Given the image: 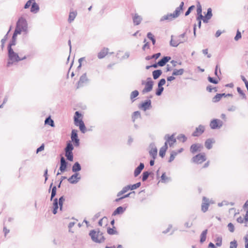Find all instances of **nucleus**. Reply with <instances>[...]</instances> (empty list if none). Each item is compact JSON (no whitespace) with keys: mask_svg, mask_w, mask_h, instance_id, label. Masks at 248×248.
Here are the masks:
<instances>
[{"mask_svg":"<svg viewBox=\"0 0 248 248\" xmlns=\"http://www.w3.org/2000/svg\"><path fill=\"white\" fill-rule=\"evenodd\" d=\"M7 62L6 66L10 67L13 64L19 62V56L17 53L14 51L12 47H7Z\"/></svg>","mask_w":248,"mask_h":248,"instance_id":"obj_1","label":"nucleus"},{"mask_svg":"<svg viewBox=\"0 0 248 248\" xmlns=\"http://www.w3.org/2000/svg\"><path fill=\"white\" fill-rule=\"evenodd\" d=\"M65 198L64 195L61 196L59 199L55 198L52 203V207L51 209L52 213L54 215H56L58 213V209L62 212L63 211V205Z\"/></svg>","mask_w":248,"mask_h":248,"instance_id":"obj_2","label":"nucleus"},{"mask_svg":"<svg viewBox=\"0 0 248 248\" xmlns=\"http://www.w3.org/2000/svg\"><path fill=\"white\" fill-rule=\"evenodd\" d=\"M92 240L96 243H101L105 240L106 238L103 236V233L100 231L99 229L96 231L95 230H92L89 233Z\"/></svg>","mask_w":248,"mask_h":248,"instance_id":"obj_3","label":"nucleus"},{"mask_svg":"<svg viewBox=\"0 0 248 248\" xmlns=\"http://www.w3.org/2000/svg\"><path fill=\"white\" fill-rule=\"evenodd\" d=\"M206 160L204 153H199L194 156L191 159V162L196 164H201Z\"/></svg>","mask_w":248,"mask_h":248,"instance_id":"obj_4","label":"nucleus"},{"mask_svg":"<svg viewBox=\"0 0 248 248\" xmlns=\"http://www.w3.org/2000/svg\"><path fill=\"white\" fill-rule=\"evenodd\" d=\"M83 119V115L81 112L79 111H76L75 112V114L74 116V124L77 126H79L83 124H84V122L82 120Z\"/></svg>","mask_w":248,"mask_h":248,"instance_id":"obj_5","label":"nucleus"},{"mask_svg":"<svg viewBox=\"0 0 248 248\" xmlns=\"http://www.w3.org/2000/svg\"><path fill=\"white\" fill-rule=\"evenodd\" d=\"M154 84V82L151 78H147L145 87L142 91V94H145L151 92L153 90Z\"/></svg>","mask_w":248,"mask_h":248,"instance_id":"obj_6","label":"nucleus"},{"mask_svg":"<svg viewBox=\"0 0 248 248\" xmlns=\"http://www.w3.org/2000/svg\"><path fill=\"white\" fill-rule=\"evenodd\" d=\"M16 26L24 30V32L28 31V23L26 19L23 17H20L16 23Z\"/></svg>","mask_w":248,"mask_h":248,"instance_id":"obj_7","label":"nucleus"},{"mask_svg":"<svg viewBox=\"0 0 248 248\" xmlns=\"http://www.w3.org/2000/svg\"><path fill=\"white\" fill-rule=\"evenodd\" d=\"M152 107V101L150 99H147L142 101L138 106L140 109L144 111L150 109Z\"/></svg>","mask_w":248,"mask_h":248,"instance_id":"obj_8","label":"nucleus"},{"mask_svg":"<svg viewBox=\"0 0 248 248\" xmlns=\"http://www.w3.org/2000/svg\"><path fill=\"white\" fill-rule=\"evenodd\" d=\"M78 131L77 129H73L72 130L71 134V139L73 142L74 145L77 147L80 145V140L78 137Z\"/></svg>","mask_w":248,"mask_h":248,"instance_id":"obj_9","label":"nucleus"},{"mask_svg":"<svg viewBox=\"0 0 248 248\" xmlns=\"http://www.w3.org/2000/svg\"><path fill=\"white\" fill-rule=\"evenodd\" d=\"M223 122L218 119H213L211 120L210 127L212 129H220L223 125Z\"/></svg>","mask_w":248,"mask_h":248,"instance_id":"obj_10","label":"nucleus"},{"mask_svg":"<svg viewBox=\"0 0 248 248\" xmlns=\"http://www.w3.org/2000/svg\"><path fill=\"white\" fill-rule=\"evenodd\" d=\"M70 164L64 158L63 156H62L60 159V167L59 170L62 172L63 173L66 171L67 168Z\"/></svg>","mask_w":248,"mask_h":248,"instance_id":"obj_11","label":"nucleus"},{"mask_svg":"<svg viewBox=\"0 0 248 248\" xmlns=\"http://www.w3.org/2000/svg\"><path fill=\"white\" fill-rule=\"evenodd\" d=\"M203 148V146L202 143H193L190 147V152L191 154H195L197 152H200Z\"/></svg>","mask_w":248,"mask_h":248,"instance_id":"obj_12","label":"nucleus"},{"mask_svg":"<svg viewBox=\"0 0 248 248\" xmlns=\"http://www.w3.org/2000/svg\"><path fill=\"white\" fill-rule=\"evenodd\" d=\"M174 136L175 134L173 133L171 135L166 134L164 137V139L166 140L165 143H166L168 145L169 144L170 147H172L176 142V139Z\"/></svg>","mask_w":248,"mask_h":248,"instance_id":"obj_13","label":"nucleus"},{"mask_svg":"<svg viewBox=\"0 0 248 248\" xmlns=\"http://www.w3.org/2000/svg\"><path fill=\"white\" fill-rule=\"evenodd\" d=\"M127 204H125L123 206H120L116 208L112 212V216H116L117 215H122L126 210Z\"/></svg>","mask_w":248,"mask_h":248,"instance_id":"obj_14","label":"nucleus"},{"mask_svg":"<svg viewBox=\"0 0 248 248\" xmlns=\"http://www.w3.org/2000/svg\"><path fill=\"white\" fill-rule=\"evenodd\" d=\"M205 130V126L202 124H200L196 127L195 131L192 133V136L198 137L204 132Z\"/></svg>","mask_w":248,"mask_h":248,"instance_id":"obj_15","label":"nucleus"},{"mask_svg":"<svg viewBox=\"0 0 248 248\" xmlns=\"http://www.w3.org/2000/svg\"><path fill=\"white\" fill-rule=\"evenodd\" d=\"M81 178L79 173H74L67 179V180L71 184H76L79 181Z\"/></svg>","mask_w":248,"mask_h":248,"instance_id":"obj_16","label":"nucleus"},{"mask_svg":"<svg viewBox=\"0 0 248 248\" xmlns=\"http://www.w3.org/2000/svg\"><path fill=\"white\" fill-rule=\"evenodd\" d=\"M184 2L181 1L179 6L177 7L172 13L176 18H177L180 15L181 13L184 10Z\"/></svg>","mask_w":248,"mask_h":248,"instance_id":"obj_17","label":"nucleus"},{"mask_svg":"<svg viewBox=\"0 0 248 248\" xmlns=\"http://www.w3.org/2000/svg\"><path fill=\"white\" fill-rule=\"evenodd\" d=\"M149 147L151 148L149 151V154L151 157L156 158L157 154V149L155 146V143L152 142L150 144Z\"/></svg>","mask_w":248,"mask_h":248,"instance_id":"obj_18","label":"nucleus"},{"mask_svg":"<svg viewBox=\"0 0 248 248\" xmlns=\"http://www.w3.org/2000/svg\"><path fill=\"white\" fill-rule=\"evenodd\" d=\"M210 206V203L209 199L206 197L203 196L202 197V211L203 213H205L208 211L209 207Z\"/></svg>","mask_w":248,"mask_h":248,"instance_id":"obj_19","label":"nucleus"},{"mask_svg":"<svg viewBox=\"0 0 248 248\" xmlns=\"http://www.w3.org/2000/svg\"><path fill=\"white\" fill-rule=\"evenodd\" d=\"M89 81V79L87 78L86 73L82 74L79 78V80L77 83V88H79L83 86V84Z\"/></svg>","mask_w":248,"mask_h":248,"instance_id":"obj_20","label":"nucleus"},{"mask_svg":"<svg viewBox=\"0 0 248 248\" xmlns=\"http://www.w3.org/2000/svg\"><path fill=\"white\" fill-rule=\"evenodd\" d=\"M204 18L203 19V23H207L209 22V20L213 16L212 9L210 7L208 8L207 10L206 13H204Z\"/></svg>","mask_w":248,"mask_h":248,"instance_id":"obj_21","label":"nucleus"},{"mask_svg":"<svg viewBox=\"0 0 248 248\" xmlns=\"http://www.w3.org/2000/svg\"><path fill=\"white\" fill-rule=\"evenodd\" d=\"M144 164L143 163L140 162L139 166L137 167L134 171V176L135 177L138 176L142 170L144 168Z\"/></svg>","mask_w":248,"mask_h":248,"instance_id":"obj_22","label":"nucleus"},{"mask_svg":"<svg viewBox=\"0 0 248 248\" xmlns=\"http://www.w3.org/2000/svg\"><path fill=\"white\" fill-rule=\"evenodd\" d=\"M132 20L134 25L137 26L140 24L142 18L141 16H139L138 14L135 13L132 14Z\"/></svg>","mask_w":248,"mask_h":248,"instance_id":"obj_23","label":"nucleus"},{"mask_svg":"<svg viewBox=\"0 0 248 248\" xmlns=\"http://www.w3.org/2000/svg\"><path fill=\"white\" fill-rule=\"evenodd\" d=\"M81 169V166L78 161L75 162L72 167V171L75 173H79V171H80Z\"/></svg>","mask_w":248,"mask_h":248,"instance_id":"obj_24","label":"nucleus"},{"mask_svg":"<svg viewBox=\"0 0 248 248\" xmlns=\"http://www.w3.org/2000/svg\"><path fill=\"white\" fill-rule=\"evenodd\" d=\"M175 18H176L174 17L172 13H168V14L163 16L160 19L159 21L160 22H163L166 20L168 21H170Z\"/></svg>","mask_w":248,"mask_h":248,"instance_id":"obj_25","label":"nucleus"},{"mask_svg":"<svg viewBox=\"0 0 248 248\" xmlns=\"http://www.w3.org/2000/svg\"><path fill=\"white\" fill-rule=\"evenodd\" d=\"M171 60V57L170 56H163L161 59L158 61V65H160V66H165L167 62H168L170 60Z\"/></svg>","mask_w":248,"mask_h":248,"instance_id":"obj_26","label":"nucleus"},{"mask_svg":"<svg viewBox=\"0 0 248 248\" xmlns=\"http://www.w3.org/2000/svg\"><path fill=\"white\" fill-rule=\"evenodd\" d=\"M171 181L170 177H167L165 172H163L160 176V180L158 181V184L160 182L162 183L166 184L169 182Z\"/></svg>","mask_w":248,"mask_h":248,"instance_id":"obj_27","label":"nucleus"},{"mask_svg":"<svg viewBox=\"0 0 248 248\" xmlns=\"http://www.w3.org/2000/svg\"><path fill=\"white\" fill-rule=\"evenodd\" d=\"M215 142V140L213 138H209L206 140L204 142V146L208 149H211L213 147V144Z\"/></svg>","mask_w":248,"mask_h":248,"instance_id":"obj_28","label":"nucleus"},{"mask_svg":"<svg viewBox=\"0 0 248 248\" xmlns=\"http://www.w3.org/2000/svg\"><path fill=\"white\" fill-rule=\"evenodd\" d=\"M78 13L76 10H73V9H71L69 12L68 21L69 23H71L73 22L76 16H77Z\"/></svg>","mask_w":248,"mask_h":248,"instance_id":"obj_29","label":"nucleus"},{"mask_svg":"<svg viewBox=\"0 0 248 248\" xmlns=\"http://www.w3.org/2000/svg\"><path fill=\"white\" fill-rule=\"evenodd\" d=\"M168 149V145L166 143H164V145L160 149L159 152V155L162 158H163L166 155V153Z\"/></svg>","mask_w":248,"mask_h":248,"instance_id":"obj_30","label":"nucleus"},{"mask_svg":"<svg viewBox=\"0 0 248 248\" xmlns=\"http://www.w3.org/2000/svg\"><path fill=\"white\" fill-rule=\"evenodd\" d=\"M108 48L103 47L97 54L98 59H102L104 58L108 54Z\"/></svg>","mask_w":248,"mask_h":248,"instance_id":"obj_31","label":"nucleus"},{"mask_svg":"<svg viewBox=\"0 0 248 248\" xmlns=\"http://www.w3.org/2000/svg\"><path fill=\"white\" fill-rule=\"evenodd\" d=\"M40 10L39 4L35 1L31 7L30 11L33 14L37 13Z\"/></svg>","mask_w":248,"mask_h":248,"instance_id":"obj_32","label":"nucleus"},{"mask_svg":"<svg viewBox=\"0 0 248 248\" xmlns=\"http://www.w3.org/2000/svg\"><path fill=\"white\" fill-rule=\"evenodd\" d=\"M17 35L13 34V35L12 36V38L10 40V42H9L7 47H12V46H15L16 44V39H17Z\"/></svg>","mask_w":248,"mask_h":248,"instance_id":"obj_33","label":"nucleus"},{"mask_svg":"<svg viewBox=\"0 0 248 248\" xmlns=\"http://www.w3.org/2000/svg\"><path fill=\"white\" fill-rule=\"evenodd\" d=\"M207 232H208L207 229H205L202 232V233L200 235V242L201 244H202L205 241L206 237H207Z\"/></svg>","mask_w":248,"mask_h":248,"instance_id":"obj_34","label":"nucleus"},{"mask_svg":"<svg viewBox=\"0 0 248 248\" xmlns=\"http://www.w3.org/2000/svg\"><path fill=\"white\" fill-rule=\"evenodd\" d=\"M45 124L48 125L51 127L55 126V124L53 120L51 118V116H47L45 120Z\"/></svg>","mask_w":248,"mask_h":248,"instance_id":"obj_35","label":"nucleus"},{"mask_svg":"<svg viewBox=\"0 0 248 248\" xmlns=\"http://www.w3.org/2000/svg\"><path fill=\"white\" fill-rule=\"evenodd\" d=\"M162 74V71L161 69L155 70L152 72V75L154 79H158Z\"/></svg>","mask_w":248,"mask_h":248,"instance_id":"obj_36","label":"nucleus"},{"mask_svg":"<svg viewBox=\"0 0 248 248\" xmlns=\"http://www.w3.org/2000/svg\"><path fill=\"white\" fill-rule=\"evenodd\" d=\"M221 78H215L214 77H212L209 76L207 77L208 81L213 84H217L218 83L219 81L221 80Z\"/></svg>","mask_w":248,"mask_h":248,"instance_id":"obj_37","label":"nucleus"},{"mask_svg":"<svg viewBox=\"0 0 248 248\" xmlns=\"http://www.w3.org/2000/svg\"><path fill=\"white\" fill-rule=\"evenodd\" d=\"M74 149V145L72 144L70 141L67 142L66 146L64 148L65 152H73Z\"/></svg>","mask_w":248,"mask_h":248,"instance_id":"obj_38","label":"nucleus"},{"mask_svg":"<svg viewBox=\"0 0 248 248\" xmlns=\"http://www.w3.org/2000/svg\"><path fill=\"white\" fill-rule=\"evenodd\" d=\"M139 95V92L135 90L132 91L130 93V98L132 102H134L135 101V98H136Z\"/></svg>","mask_w":248,"mask_h":248,"instance_id":"obj_39","label":"nucleus"},{"mask_svg":"<svg viewBox=\"0 0 248 248\" xmlns=\"http://www.w3.org/2000/svg\"><path fill=\"white\" fill-rule=\"evenodd\" d=\"M185 72V70L183 68L179 69H174L173 70L172 75L174 76H181Z\"/></svg>","mask_w":248,"mask_h":248,"instance_id":"obj_40","label":"nucleus"},{"mask_svg":"<svg viewBox=\"0 0 248 248\" xmlns=\"http://www.w3.org/2000/svg\"><path fill=\"white\" fill-rule=\"evenodd\" d=\"M107 233L109 235H114L118 234V232L116 230V229L115 226H113L112 228H110V227H108Z\"/></svg>","mask_w":248,"mask_h":248,"instance_id":"obj_41","label":"nucleus"},{"mask_svg":"<svg viewBox=\"0 0 248 248\" xmlns=\"http://www.w3.org/2000/svg\"><path fill=\"white\" fill-rule=\"evenodd\" d=\"M65 156L68 161L70 162L74 161V155L73 152H65Z\"/></svg>","mask_w":248,"mask_h":248,"instance_id":"obj_42","label":"nucleus"},{"mask_svg":"<svg viewBox=\"0 0 248 248\" xmlns=\"http://www.w3.org/2000/svg\"><path fill=\"white\" fill-rule=\"evenodd\" d=\"M161 55V54L160 52H158V53H155L152 55L146 56L145 57V60L147 61H149V60H150L153 59H155V60H156L160 57Z\"/></svg>","mask_w":248,"mask_h":248,"instance_id":"obj_43","label":"nucleus"},{"mask_svg":"<svg viewBox=\"0 0 248 248\" xmlns=\"http://www.w3.org/2000/svg\"><path fill=\"white\" fill-rule=\"evenodd\" d=\"M150 174V171H144L141 176V180L142 182H145Z\"/></svg>","mask_w":248,"mask_h":248,"instance_id":"obj_44","label":"nucleus"},{"mask_svg":"<svg viewBox=\"0 0 248 248\" xmlns=\"http://www.w3.org/2000/svg\"><path fill=\"white\" fill-rule=\"evenodd\" d=\"M214 74L217 78H221V72L220 66L218 64H217L215 67Z\"/></svg>","mask_w":248,"mask_h":248,"instance_id":"obj_45","label":"nucleus"},{"mask_svg":"<svg viewBox=\"0 0 248 248\" xmlns=\"http://www.w3.org/2000/svg\"><path fill=\"white\" fill-rule=\"evenodd\" d=\"M173 37V36L172 35L171 36V40L170 42V45L171 46L177 47L180 44L183 43V42H178V41L173 40L172 39Z\"/></svg>","mask_w":248,"mask_h":248,"instance_id":"obj_46","label":"nucleus"},{"mask_svg":"<svg viewBox=\"0 0 248 248\" xmlns=\"http://www.w3.org/2000/svg\"><path fill=\"white\" fill-rule=\"evenodd\" d=\"M164 88L163 87L157 85V88L155 89V93L156 96H159L162 95Z\"/></svg>","mask_w":248,"mask_h":248,"instance_id":"obj_47","label":"nucleus"},{"mask_svg":"<svg viewBox=\"0 0 248 248\" xmlns=\"http://www.w3.org/2000/svg\"><path fill=\"white\" fill-rule=\"evenodd\" d=\"M140 186H141V182H138L136 184H133V185H131V184L128 185V186H129V190H133L136 189L138 188H139V187H140Z\"/></svg>","mask_w":248,"mask_h":248,"instance_id":"obj_48","label":"nucleus"},{"mask_svg":"<svg viewBox=\"0 0 248 248\" xmlns=\"http://www.w3.org/2000/svg\"><path fill=\"white\" fill-rule=\"evenodd\" d=\"M237 91L240 96L241 97V98L242 99H246L247 97L246 95V94L245 93V92L241 89V88L239 87H237L236 88Z\"/></svg>","mask_w":248,"mask_h":248,"instance_id":"obj_49","label":"nucleus"},{"mask_svg":"<svg viewBox=\"0 0 248 248\" xmlns=\"http://www.w3.org/2000/svg\"><path fill=\"white\" fill-rule=\"evenodd\" d=\"M128 190H129V186H128V185H127L126 186L122 188V189L117 193V196L120 197L123 195V194H125Z\"/></svg>","mask_w":248,"mask_h":248,"instance_id":"obj_50","label":"nucleus"},{"mask_svg":"<svg viewBox=\"0 0 248 248\" xmlns=\"http://www.w3.org/2000/svg\"><path fill=\"white\" fill-rule=\"evenodd\" d=\"M177 155V153L176 151H175L174 150L170 152V156L168 160V162L170 163L172 161H173L174 160L175 156Z\"/></svg>","mask_w":248,"mask_h":248,"instance_id":"obj_51","label":"nucleus"},{"mask_svg":"<svg viewBox=\"0 0 248 248\" xmlns=\"http://www.w3.org/2000/svg\"><path fill=\"white\" fill-rule=\"evenodd\" d=\"M216 245L217 247H220L222 244V238L221 236H217L215 240Z\"/></svg>","mask_w":248,"mask_h":248,"instance_id":"obj_52","label":"nucleus"},{"mask_svg":"<svg viewBox=\"0 0 248 248\" xmlns=\"http://www.w3.org/2000/svg\"><path fill=\"white\" fill-rule=\"evenodd\" d=\"M139 117H140V111H134L132 115V121L133 122H134L135 121V119L138 118H139Z\"/></svg>","mask_w":248,"mask_h":248,"instance_id":"obj_53","label":"nucleus"},{"mask_svg":"<svg viewBox=\"0 0 248 248\" xmlns=\"http://www.w3.org/2000/svg\"><path fill=\"white\" fill-rule=\"evenodd\" d=\"M35 0H28L24 6V9H27L31 6Z\"/></svg>","mask_w":248,"mask_h":248,"instance_id":"obj_54","label":"nucleus"},{"mask_svg":"<svg viewBox=\"0 0 248 248\" xmlns=\"http://www.w3.org/2000/svg\"><path fill=\"white\" fill-rule=\"evenodd\" d=\"M177 139L180 140L182 139V142L184 143L186 141L187 138L184 134H180L177 136Z\"/></svg>","mask_w":248,"mask_h":248,"instance_id":"obj_55","label":"nucleus"},{"mask_svg":"<svg viewBox=\"0 0 248 248\" xmlns=\"http://www.w3.org/2000/svg\"><path fill=\"white\" fill-rule=\"evenodd\" d=\"M221 99V97L220 95V93H217L212 98V102L213 103H217Z\"/></svg>","mask_w":248,"mask_h":248,"instance_id":"obj_56","label":"nucleus"},{"mask_svg":"<svg viewBox=\"0 0 248 248\" xmlns=\"http://www.w3.org/2000/svg\"><path fill=\"white\" fill-rule=\"evenodd\" d=\"M195 8V6L194 5H192L189 6L186 12L185 13V16H188L192 12V10Z\"/></svg>","mask_w":248,"mask_h":248,"instance_id":"obj_57","label":"nucleus"},{"mask_svg":"<svg viewBox=\"0 0 248 248\" xmlns=\"http://www.w3.org/2000/svg\"><path fill=\"white\" fill-rule=\"evenodd\" d=\"M22 32H24V30H22L17 26H16V28L13 33L17 36V35L21 34Z\"/></svg>","mask_w":248,"mask_h":248,"instance_id":"obj_58","label":"nucleus"},{"mask_svg":"<svg viewBox=\"0 0 248 248\" xmlns=\"http://www.w3.org/2000/svg\"><path fill=\"white\" fill-rule=\"evenodd\" d=\"M78 127L81 132L83 134H85L87 131V128L84 123L83 124L79 126Z\"/></svg>","mask_w":248,"mask_h":248,"instance_id":"obj_59","label":"nucleus"},{"mask_svg":"<svg viewBox=\"0 0 248 248\" xmlns=\"http://www.w3.org/2000/svg\"><path fill=\"white\" fill-rule=\"evenodd\" d=\"M237 242L235 239L230 242V248H237Z\"/></svg>","mask_w":248,"mask_h":248,"instance_id":"obj_60","label":"nucleus"},{"mask_svg":"<svg viewBox=\"0 0 248 248\" xmlns=\"http://www.w3.org/2000/svg\"><path fill=\"white\" fill-rule=\"evenodd\" d=\"M227 227L228 228V230L231 232H233L234 231L235 228L234 225L231 223L230 222L228 224Z\"/></svg>","mask_w":248,"mask_h":248,"instance_id":"obj_61","label":"nucleus"},{"mask_svg":"<svg viewBox=\"0 0 248 248\" xmlns=\"http://www.w3.org/2000/svg\"><path fill=\"white\" fill-rule=\"evenodd\" d=\"M143 42L145 43L144 45L142 46V49L143 50H145V48L147 47V48H150V43L148 42H146V39L145 38L144 39Z\"/></svg>","mask_w":248,"mask_h":248,"instance_id":"obj_62","label":"nucleus"},{"mask_svg":"<svg viewBox=\"0 0 248 248\" xmlns=\"http://www.w3.org/2000/svg\"><path fill=\"white\" fill-rule=\"evenodd\" d=\"M242 37V35H241V32L238 30L237 32H236V35L234 37V39L235 41H238L239 39H240V38H241Z\"/></svg>","mask_w":248,"mask_h":248,"instance_id":"obj_63","label":"nucleus"},{"mask_svg":"<svg viewBox=\"0 0 248 248\" xmlns=\"http://www.w3.org/2000/svg\"><path fill=\"white\" fill-rule=\"evenodd\" d=\"M244 240L245 241V248H248V234H247L244 237Z\"/></svg>","mask_w":248,"mask_h":248,"instance_id":"obj_64","label":"nucleus"}]
</instances>
